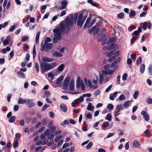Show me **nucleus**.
<instances>
[{
  "label": "nucleus",
  "instance_id": "1",
  "mask_svg": "<svg viewBox=\"0 0 152 152\" xmlns=\"http://www.w3.org/2000/svg\"><path fill=\"white\" fill-rule=\"evenodd\" d=\"M73 15L71 14L67 17L65 21H62L60 23V26L53 30L54 33V37L53 40L54 43H56L58 40L61 38V34L62 32H68L70 30V26L72 27L73 25Z\"/></svg>",
  "mask_w": 152,
  "mask_h": 152
},
{
  "label": "nucleus",
  "instance_id": "2",
  "mask_svg": "<svg viewBox=\"0 0 152 152\" xmlns=\"http://www.w3.org/2000/svg\"><path fill=\"white\" fill-rule=\"evenodd\" d=\"M57 65L55 62L48 63L45 62H42L40 64L41 72L42 73L48 71L49 70L55 68Z\"/></svg>",
  "mask_w": 152,
  "mask_h": 152
},
{
  "label": "nucleus",
  "instance_id": "3",
  "mask_svg": "<svg viewBox=\"0 0 152 152\" xmlns=\"http://www.w3.org/2000/svg\"><path fill=\"white\" fill-rule=\"evenodd\" d=\"M83 15V14L82 13H80L79 15L78 13H75L74 15V18L75 20V21L76 22H77V19L78 17L77 25L78 26H79L80 27H82L84 22L82 20Z\"/></svg>",
  "mask_w": 152,
  "mask_h": 152
},
{
  "label": "nucleus",
  "instance_id": "4",
  "mask_svg": "<svg viewBox=\"0 0 152 152\" xmlns=\"http://www.w3.org/2000/svg\"><path fill=\"white\" fill-rule=\"evenodd\" d=\"M41 50L42 51H49L52 47V44L50 43L42 42L41 45Z\"/></svg>",
  "mask_w": 152,
  "mask_h": 152
},
{
  "label": "nucleus",
  "instance_id": "5",
  "mask_svg": "<svg viewBox=\"0 0 152 152\" xmlns=\"http://www.w3.org/2000/svg\"><path fill=\"white\" fill-rule=\"evenodd\" d=\"M84 81L86 85L90 88L96 89L98 87V86L92 85L91 81L90 80H88V81L87 79L86 78L84 79Z\"/></svg>",
  "mask_w": 152,
  "mask_h": 152
},
{
  "label": "nucleus",
  "instance_id": "6",
  "mask_svg": "<svg viewBox=\"0 0 152 152\" xmlns=\"http://www.w3.org/2000/svg\"><path fill=\"white\" fill-rule=\"evenodd\" d=\"M70 78L69 77H66L64 80L63 83V86L65 88H67L70 81Z\"/></svg>",
  "mask_w": 152,
  "mask_h": 152
},
{
  "label": "nucleus",
  "instance_id": "7",
  "mask_svg": "<svg viewBox=\"0 0 152 152\" xmlns=\"http://www.w3.org/2000/svg\"><path fill=\"white\" fill-rule=\"evenodd\" d=\"M26 103L29 107H32L35 105V103L31 99H26Z\"/></svg>",
  "mask_w": 152,
  "mask_h": 152
},
{
  "label": "nucleus",
  "instance_id": "8",
  "mask_svg": "<svg viewBox=\"0 0 152 152\" xmlns=\"http://www.w3.org/2000/svg\"><path fill=\"white\" fill-rule=\"evenodd\" d=\"M141 114L143 115V118L145 121H148L149 120V116L148 113H146L144 111L142 110L141 112Z\"/></svg>",
  "mask_w": 152,
  "mask_h": 152
},
{
  "label": "nucleus",
  "instance_id": "9",
  "mask_svg": "<svg viewBox=\"0 0 152 152\" xmlns=\"http://www.w3.org/2000/svg\"><path fill=\"white\" fill-rule=\"evenodd\" d=\"M61 6L59 8V10H61L65 9L66 7L67 2L65 0H64L61 2Z\"/></svg>",
  "mask_w": 152,
  "mask_h": 152
},
{
  "label": "nucleus",
  "instance_id": "10",
  "mask_svg": "<svg viewBox=\"0 0 152 152\" xmlns=\"http://www.w3.org/2000/svg\"><path fill=\"white\" fill-rule=\"evenodd\" d=\"M83 84V81H81L80 77H78L77 78L76 82L77 88H79Z\"/></svg>",
  "mask_w": 152,
  "mask_h": 152
},
{
  "label": "nucleus",
  "instance_id": "11",
  "mask_svg": "<svg viewBox=\"0 0 152 152\" xmlns=\"http://www.w3.org/2000/svg\"><path fill=\"white\" fill-rule=\"evenodd\" d=\"M120 92L116 91L113 94H110V99L112 100H114L115 98L116 97L118 93H120Z\"/></svg>",
  "mask_w": 152,
  "mask_h": 152
},
{
  "label": "nucleus",
  "instance_id": "12",
  "mask_svg": "<svg viewBox=\"0 0 152 152\" xmlns=\"http://www.w3.org/2000/svg\"><path fill=\"white\" fill-rule=\"evenodd\" d=\"M75 82L74 80H71L69 85V89L73 91L74 88Z\"/></svg>",
  "mask_w": 152,
  "mask_h": 152
},
{
  "label": "nucleus",
  "instance_id": "13",
  "mask_svg": "<svg viewBox=\"0 0 152 152\" xmlns=\"http://www.w3.org/2000/svg\"><path fill=\"white\" fill-rule=\"evenodd\" d=\"M42 60L43 61L47 62H53V59L52 58L45 57H43Z\"/></svg>",
  "mask_w": 152,
  "mask_h": 152
},
{
  "label": "nucleus",
  "instance_id": "14",
  "mask_svg": "<svg viewBox=\"0 0 152 152\" xmlns=\"http://www.w3.org/2000/svg\"><path fill=\"white\" fill-rule=\"evenodd\" d=\"M94 107L91 103H89L87 107V109L88 110L92 111H93Z\"/></svg>",
  "mask_w": 152,
  "mask_h": 152
},
{
  "label": "nucleus",
  "instance_id": "15",
  "mask_svg": "<svg viewBox=\"0 0 152 152\" xmlns=\"http://www.w3.org/2000/svg\"><path fill=\"white\" fill-rule=\"evenodd\" d=\"M11 39V37L10 36H8L6 37V39L3 41V43L4 45H7L9 42V41Z\"/></svg>",
  "mask_w": 152,
  "mask_h": 152
},
{
  "label": "nucleus",
  "instance_id": "16",
  "mask_svg": "<svg viewBox=\"0 0 152 152\" xmlns=\"http://www.w3.org/2000/svg\"><path fill=\"white\" fill-rule=\"evenodd\" d=\"M17 75L20 78H24L25 77L24 74L21 71L18 72L17 73Z\"/></svg>",
  "mask_w": 152,
  "mask_h": 152
},
{
  "label": "nucleus",
  "instance_id": "17",
  "mask_svg": "<svg viewBox=\"0 0 152 152\" xmlns=\"http://www.w3.org/2000/svg\"><path fill=\"white\" fill-rule=\"evenodd\" d=\"M84 98L82 96H80L79 98H77L75 100V102L77 104H79V102H82L83 101Z\"/></svg>",
  "mask_w": 152,
  "mask_h": 152
},
{
  "label": "nucleus",
  "instance_id": "18",
  "mask_svg": "<svg viewBox=\"0 0 152 152\" xmlns=\"http://www.w3.org/2000/svg\"><path fill=\"white\" fill-rule=\"evenodd\" d=\"M133 146L135 148H139L140 146V143L136 140H134L133 142Z\"/></svg>",
  "mask_w": 152,
  "mask_h": 152
},
{
  "label": "nucleus",
  "instance_id": "19",
  "mask_svg": "<svg viewBox=\"0 0 152 152\" xmlns=\"http://www.w3.org/2000/svg\"><path fill=\"white\" fill-rule=\"evenodd\" d=\"M64 78V76L62 75L60 76L57 80L56 84L58 85L61 83L62 81Z\"/></svg>",
  "mask_w": 152,
  "mask_h": 152
},
{
  "label": "nucleus",
  "instance_id": "20",
  "mask_svg": "<svg viewBox=\"0 0 152 152\" xmlns=\"http://www.w3.org/2000/svg\"><path fill=\"white\" fill-rule=\"evenodd\" d=\"M26 99H23L21 98H20L18 99V104H23L26 103Z\"/></svg>",
  "mask_w": 152,
  "mask_h": 152
},
{
  "label": "nucleus",
  "instance_id": "21",
  "mask_svg": "<svg viewBox=\"0 0 152 152\" xmlns=\"http://www.w3.org/2000/svg\"><path fill=\"white\" fill-rule=\"evenodd\" d=\"M60 109L64 112H66L67 110V108L65 105L62 104L60 105Z\"/></svg>",
  "mask_w": 152,
  "mask_h": 152
},
{
  "label": "nucleus",
  "instance_id": "22",
  "mask_svg": "<svg viewBox=\"0 0 152 152\" xmlns=\"http://www.w3.org/2000/svg\"><path fill=\"white\" fill-rule=\"evenodd\" d=\"M145 66L144 64H142L140 67V72L141 73H143L145 70Z\"/></svg>",
  "mask_w": 152,
  "mask_h": 152
},
{
  "label": "nucleus",
  "instance_id": "23",
  "mask_svg": "<svg viewBox=\"0 0 152 152\" xmlns=\"http://www.w3.org/2000/svg\"><path fill=\"white\" fill-rule=\"evenodd\" d=\"M53 55L54 57H61L62 55L59 53L57 52H55L53 53Z\"/></svg>",
  "mask_w": 152,
  "mask_h": 152
},
{
  "label": "nucleus",
  "instance_id": "24",
  "mask_svg": "<svg viewBox=\"0 0 152 152\" xmlns=\"http://www.w3.org/2000/svg\"><path fill=\"white\" fill-rule=\"evenodd\" d=\"M40 32L39 31L37 33L36 37V44H37L39 42V37L40 36Z\"/></svg>",
  "mask_w": 152,
  "mask_h": 152
},
{
  "label": "nucleus",
  "instance_id": "25",
  "mask_svg": "<svg viewBox=\"0 0 152 152\" xmlns=\"http://www.w3.org/2000/svg\"><path fill=\"white\" fill-rule=\"evenodd\" d=\"M105 119L109 121H110L112 119V115L110 113L107 114L105 117Z\"/></svg>",
  "mask_w": 152,
  "mask_h": 152
},
{
  "label": "nucleus",
  "instance_id": "26",
  "mask_svg": "<svg viewBox=\"0 0 152 152\" xmlns=\"http://www.w3.org/2000/svg\"><path fill=\"white\" fill-rule=\"evenodd\" d=\"M135 13L136 12L134 11L133 10H131L129 13V17L130 18H131L132 17L135 16Z\"/></svg>",
  "mask_w": 152,
  "mask_h": 152
},
{
  "label": "nucleus",
  "instance_id": "27",
  "mask_svg": "<svg viewBox=\"0 0 152 152\" xmlns=\"http://www.w3.org/2000/svg\"><path fill=\"white\" fill-rule=\"evenodd\" d=\"M91 21L90 18H88L86 20V23L84 26V28L87 27L89 26V24Z\"/></svg>",
  "mask_w": 152,
  "mask_h": 152
},
{
  "label": "nucleus",
  "instance_id": "28",
  "mask_svg": "<svg viewBox=\"0 0 152 152\" xmlns=\"http://www.w3.org/2000/svg\"><path fill=\"white\" fill-rule=\"evenodd\" d=\"M15 116H12L9 119V121L10 123H13L15 121Z\"/></svg>",
  "mask_w": 152,
  "mask_h": 152
},
{
  "label": "nucleus",
  "instance_id": "29",
  "mask_svg": "<svg viewBox=\"0 0 152 152\" xmlns=\"http://www.w3.org/2000/svg\"><path fill=\"white\" fill-rule=\"evenodd\" d=\"M44 95L43 96V97L44 98L45 97H48L50 95V92L48 91H46L44 92Z\"/></svg>",
  "mask_w": 152,
  "mask_h": 152
},
{
  "label": "nucleus",
  "instance_id": "30",
  "mask_svg": "<svg viewBox=\"0 0 152 152\" xmlns=\"http://www.w3.org/2000/svg\"><path fill=\"white\" fill-rule=\"evenodd\" d=\"M19 140V139H17L15 141L13 144V147L14 148H16L18 144V140Z\"/></svg>",
  "mask_w": 152,
  "mask_h": 152
},
{
  "label": "nucleus",
  "instance_id": "31",
  "mask_svg": "<svg viewBox=\"0 0 152 152\" xmlns=\"http://www.w3.org/2000/svg\"><path fill=\"white\" fill-rule=\"evenodd\" d=\"M142 61V58L141 57H140L136 61V64L138 65L141 64Z\"/></svg>",
  "mask_w": 152,
  "mask_h": 152
},
{
  "label": "nucleus",
  "instance_id": "32",
  "mask_svg": "<svg viewBox=\"0 0 152 152\" xmlns=\"http://www.w3.org/2000/svg\"><path fill=\"white\" fill-rule=\"evenodd\" d=\"M139 92L138 91H136L134 94H133V97L135 99H136L139 95Z\"/></svg>",
  "mask_w": 152,
  "mask_h": 152
},
{
  "label": "nucleus",
  "instance_id": "33",
  "mask_svg": "<svg viewBox=\"0 0 152 152\" xmlns=\"http://www.w3.org/2000/svg\"><path fill=\"white\" fill-rule=\"evenodd\" d=\"M105 35L104 34H102L100 35L98 37V42H101L104 38Z\"/></svg>",
  "mask_w": 152,
  "mask_h": 152
},
{
  "label": "nucleus",
  "instance_id": "34",
  "mask_svg": "<svg viewBox=\"0 0 152 152\" xmlns=\"http://www.w3.org/2000/svg\"><path fill=\"white\" fill-rule=\"evenodd\" d=\"M64 67V65L62 64L60 65L58 67V70L59 71H62Z\"/></svg>",
  "mask_w": 152,
  "mask_h": 152
},
{
  "label": "nucleus",
  "instance_id": "35",
  "mask_svg": "<svg viewBox=\"0 0 152 152\" xmlns=\"http://www.w3.org/2000/svg\"><path fill=\"white\" fill-rule=\"evenodd\" d=\"M114 106L111 104H109L107 105V108L109 110H112L113 109Z\"/></svg>",
  "mask_w": 152,
  "mask_h": 152
},
{
  "label": "nucleus",
  "instance_id": "36",
  "mask_svg": "<svg viewBox=\"0 0 152 152\" xmlns=\"http://www.w3.org/2000/svg\"><path fill=\"white\" fill-rule=\"evenodd\" d=\"M123 106L122 104H118L116 105V109L118 110H122Z\"/></svg>",
  "mask_w": 152,
  "mask_h": 152
},
{
  "label": "nucleus",
  "instance_id": "37",
  "mask_svg": "<svg viewBox=\"0 0 152 152\" xmlns=\"http://www.w3.org/2000/svg\"><path fill=\"white\" fill-rule=\"evenodd\" d=\"M137 37L136 36L133 37L131 39V44L134 43L135 41L137 39Z\"/></svg>",
  "mask_w": 152,
  "mask_h": 152
},
{
  "label": "nucleus",
  "instance_id": "38",
  "mask_svg": "<svg viewBox=\"0 0 152 152\" xmlns=\"http://www.w3.org/2000/svg\"><path fill=\"white\" fill-rule=\"evenodd\" d=\"M62 138L61 135H58L56 136L54 139V140L55 142H58L59 140L61 139Z\"/></svg>",
  "mask_w": 152,
  "mask_h": 152
},
{
  "label": "nucleus",
  "instance_id": "39",
  "mask_svg": "<svg viewBox=\"0 0 152 152\" xmlns=\"http://www.w3.org/2000/svg\"><path fill=\"white\" fill-rule=\"evenodd\" d=\"M116 45L115 43H113L112 44L109 45V48L110 49V50H112V49H113L114 48H115Z\"/></svg>",
  "mask_w": 152,
  "mask_h": 152
},
{
  "label": "nucleus",
  "instance_id": "40",
  "mask_svg": "<svg viewBox=\"0 0 152 152\" xmlns=\"http://www.w3.org/2000/svg\"><path fill=\"white\" fill-rule=\"evenodd\" d=\"M109 124V123L107 122H105L104 124L102 125V127L103 129H105L106 127L108 126Z\"/></svg>",
  "mask_w": 152,
  "mask_h": 152
},
{
  "label": "nucleus",
  "instance_id": "41",
  "mask_svg": "<svg viewBox=\"0 0 152 152\" xmlns=\"http://www.w3.org/2000/svg\"><path fill=\"white\" fill-rule=\"evenodd\" d=\"M130 102V101H128L125 102L124 104V106L125 107H127Z\"/></svg>",
  "mask_w": 152,
  "mask_h": 152
},
{
  "label": "nucleus",
  "instance_id": "42",
  "mask_svg": "<svg viewBox=\"0 0 152 152\" xmlns=\"http://www.w3.org/2000/svg\"><path fill=\"white\" fill-rule=\"evenodd\" d=\"M115 51L114 50H112L109 53H108L107 55L108 57H110L112 56L114 53Z\"/></svg>",
  "mask_w": 152,
  "mask_h": 152
},
{
  "label": "nucleus",
  "instance_id": "43",
  "mask_svg": "<svg viewBox=\"0 0 152 152\" xmlns=\"http://www.w3.org/2000/svg\"><path fill=\"white\" fill-rule=\"evenodd\" d=\"M125 98L126 97L124 95L121 94L119 96V99L120 101H121L124 100Z\"/></svg>",
  "mask_w": 152,
  "mask_h": 152
},
{
  "label": "nucleus",
  "instance_id": "44",
  "mask_svg": "<svg viewBox=\"0 0 152 152\" xmlns=\"http://www.w3.org/2000/svg\"><path fill=\"white\" fill-rule=\"evenodd\" d=\"M35 69L37 70V73L39 72V64L37 63H35Z\"/></svg>",
  "mask_w": 152,
  "mask_h": 152
},
{
  "label": "nucleus",
  "instance_id": "45",
  "mask_svg": "<svg viewBox=\"0 0 152 152\" xmlns=\"http://www.w3.org/2000/svg\"><path fill=\"white\" fill-rule=\"evenodd\" d=\"M104 80V77L102 74L99 75V82L101 84Z\"/></svg>",
  "mask_w": 152,
  "mask_h": 152
},
{
  "label": "nucleus",
  "instance_id": "46",
  "mask_svg": "<svg viewBox=\"0 0 152 152\" xmlns=\"http://www.w3.org/2000/svg\"><path fill=\"white\" fill-rule=\"evenodd\" d=\"M93 143L92 142H90L86 146V148L87 149L90 148L93 146Z\"/></svg>",
  "mask_w": 152,
  "mask_h": 152
},
{
  "label": "nucleus",
  "instance_id": "47",
  "mask_svg": "<svg viewBox=\"0 0 152 152\" xmlns=\"http://www.w3.org/2000/svg\"><path fill=\"white\" fill-rule=\"evenodd\" d=\"M54 137V135L52 134H49L48 136V139L52 140L53 139Z\"/></svg>",
  "mask_w": 152,
  "mask_h": 152
},
{
  "label": "nucleus",
  "instance_id": "48",
  "mask_svg": "<svg viewBox=\"0 0 152 152\" xmlns=\"http://www.w3.org/2000/svg\"><path fill=\"white\" fill-rule=\"evenodd\" d=\"M51 41V39L50 38L47 37L45 39L44 41H43L42 42L48 43V42H50Z\"/></svg>",
  "mask_w": 152,
  "mask_h": 152
},
{
  "label": "nucleus",
  "instance_id": "49",
  "mask_svg": "<svg viewBox=\"0 0 152 152\" xmlns=\"http://www.w3.org/2000/svg\"><path fill=\"white\" fill-rule=\"evenodd\" d=\"M148 34L147 33H145L144 35L142 36L141 39V42H143L145 39V36H147Z\"/></svg>",
  "mask_w": 152,
  "mask_h": 152
},
{
  "label": "nucleus",
  "instance_id": "50",
  "mask_svg": "<svg viewBox=\"0 0 152 152\" xmlns=\"http://www.w3.org/2000/svg\"><path fill=\"white\" fill-rule=\"evenodd\" d=\"M147 103L149 104H152V99L151 98H148L146 99Z\"/></svg>",
  "mask_w": 152,
  "mask_h": 152
},
{
  "label": "nucleus",
  "instance_id": "51",
  "mask_svg": "<svg viewBox=\"0 0 152 152\" xmlns=\"http://www.w3.org/2000/svg\"><path fill=\"white\" fill-rule=\"evenodd\" d=\"M33 58H35L36 56V49H35V45H34L33 49Z\"/></svg>",
  "mask_w": 152,
  "mask_h": 152
},
{
  "label": "nucleus",
  "instance_id": "52",
  "mask_svg": "<svg viewBox=\"0 0 152 152\" xmlns=\"http://www.w3.org/2000/svg\"><path fill=\"white\" fill-rule=\"evenodd\" d=\"M15 25L12 26L9 28V31L10 32L13 31L15 29Z\"/></svg>",
  "mask_w": 152,
  "mask_h": 152
},
{
  "label": "nucleus",
  "instance_id": "53",
  "mask_svg": "<svg viewBox=\"0 0 152 152\" xmlns=\"http://www.w3.org/2000/svg\"><path fill=\"white\" fill-rule=\"evenodd\" d=\"M120 75H118L117 77V83L118 84H119L120 83Z\"/></svg>",
  "mask_w": 152,
  "mask_h": 152
},
{
  "label": "nucleus",
  "instance_id": "54",
  "mask_svg": "<svg viewBox=\"0 0 152 152\" xmlns=\"http://www.w3.org/2000/svg\"><path fill=\"white\" fill-rule=\"evenodd\" d=\"M50 129L51 132L53 133L55 132L56 129V128L55 126H53L50 127Z\"/></svg>",
  "mask_w": 152,
  "mask_h": 152
},
{
  "label": "nucleus",
  "instance_id": "55",
  "mask_svg": "<svg viewBox=\"0 0 152 152\" xmlns=\"http://www.w3.org/2000/svg\"><path fill=\"white\" fill-rule=\"evenodd\" d=\"M45 135H48L50 133V131L49 129H46L44 132Z\"/></svg>",
  "mask_w": 152,
  "mask_h": 152
},
{
  "label": "nucleus",
  "instance_id": "56",
  "mask_svg": "<svg viewBox=\"0 0 152 152\" xmlns=\"http://www.w3.org/2000/svg\"><path fill=\"white\" fill-rule=\"evenodd\" d=\"M115 72V70L112 69H109L108 70V75H113Z\"/></svg>",
  "mask_w": 152,
  "mask_h": 152
},
{
  "label": "nucleus",
  "instance_id": "57",
  "mask_svg": "<svg viewBox=\"0 0 152 152\" xmlns=\"http://www.w3.org/2000/svg\"><path fill=\"white\" fill-rule=\"evenodd\" d=\"M63 142V140H59L57 144V147H59L62 145Z\"/></svg>",
  "mask_w": 152,
  "mask_h": 152
},
{
  "label": "nucleus",
  "instance_id": "58",
  "mask_svg": "<svg viewBox=\"0 0 152 152\" xmlns=\"http://www.w3.org/2000/svg\"><path fill=\"white\" fill-rule=\"evenodd\" d=\"M103 49L104 50H110L109 48V45H106L103 48Z\"/></svg>",
  "mask_w": 152,
  "mask_h": 152
},
{
  "label": "nucleus",
  "instance_id": "59",
  "mask_svg": "<svg viewBox=\"0 0 152 152\" xmlns=\"http://www.w3.org/2000/svg\"><path fill=\"white\" fill-rule=\"evenodd\" d=\"M144 133L146 134V136L147 137L150 136L151 134L149 133V130L148 129H146L145 132Z\"/></svg>",
  "mask_w": 152,
  "mask_h": 152
},
{
  "label": "nucleus",
  "instance_id": "60",
  "mask_svg": "<svg viewBox=\"0 0 152 152\" xmlns=\"http://www.w3.org/2000/svg\"><path fill=\"white\" fill-rule=\"evenodd\" d=\"M127 77V75L126 73H125L122 76V79L124 80H126Z\"/></svg>",
  "mask_w": 152,
  "mask_h": 152
},
{
  "label": "nucleus",
  "instance_id": "61",
  "mask_svg": "<svg viewBox=\"0 0 152 152\" xmlns=\"http://www.w3.org/2000/svg\"><path fill=\"white\" fill-rule=\"evenodd\" d=\"M116 58V57L115 56H113L111 57L108 60V61L109 62H111L112 61H114Z\"/></svg>",
  "mask_w": 152,
  "mask_h": 152
},
{
  "label": "nucleus",
  "instance_id": "62",
  "mask_svg": "<svg viewBox=\"0 0 152 152\" xmlns=\"http://www.w3.org/2000/svg\"><path fill=\"white\" fill-rule=\"evenodd\" d=\"M110 68H111L110 65L109 64L106 65L104 66V69L107 70H109V69Z\"/></svg>",
  "mask_w": 152,
  "mask_h": 152
},
{
  "label": "nucleus",
  "instance_id": "63",
  "mask_svg": "<svg viewBox=\"0 0 152 152\" xmlns=\"http://www.w3.org/2000/svg\"><path fill=\"white\" fill-rule=\"evenodd\" d=\"M124 15V13L121 12V13H119L118 15V17L119 18L121 19L122 18Z\"/></svg>",
  "mask_w": 152,
  "mask_h": 152
},
{
  "label": "nucleus",
  "instance_id": "64",
  "mask_svg": "<svg viewBox=\"0 0 152 152\" xmlns=\"http://www.w3.org/2000/svg\"><path fill=\"white\" fill-rule=\"evenodd\" d=\"M100 94V91L98 89L96 90V91L94 93V94L95 96H97L99 95Z\"/></svg>",
  "mask_w": 152,
  "mask_h": 152
}]
</instances>
